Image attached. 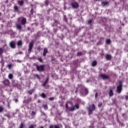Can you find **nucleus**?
<instances>
[{
	"label": "nucleus",
	"mask_w": 128,
	"mask_h": 128,
	"mask_svg": "<svg viewBox=\"0 0 128 128\" xmlns=\"http://www.w3.org/2000/svg\"><path fill=\"white\" fill-rule=\"evenodd\" d=\"M49 100H50V102H52L54 101V97H52L50 98H48Z\"/></svg>",
	"instance_id": "nucleus-35"
},
{
	"label": "nucleus",
	"mask_w": 128,
	"mask_h": 128,
	"mask_svg": "<svg viewBox=\"0 0 128 128\" xmlns=\"http://www.w3.org/2000/svg\"><path fill=\"white\" fill-rule=\"evenodd\" d=\"M2 16V12H0V16Z\"/></svg>",
	"instance_id": "nucleus-55"
},
{
	"label": "nucleus",
	"mask_w": 128,
	"mask_h": 128,
	"mask_svg": "<svg viewBox=\"0 0 128 128\" xmlns=\"http://www.w3.org/2000/svg\"><path fill=\"white\" fill-rule=\"evenodd\" d=\"M38 60H39V62H43V60L42 59V58H38Z\"/></svg>",
	"instance_id": "nucleus-43"
},
{
	"label": "nucleus",
	"mask_w": 128,
	"mask_h": 128,
	"mask_svg": "<svg viewBox=\"0 0 128 128\" xmlns=\"http://www.w3.org/2000/svg\"><path fill=\"white\" fill-rule=\"evenodd\" d=\"M66 108H68V104H66Z\"/></svg>",
	"instance_id": "nucleus-47"
},
{
	"label": "nucleus",
	"mask_w": 128,
	"mask_h": 128,
	"mask_svg": "<svg viewBox=\"0 0 128 128\" xmlns=\"http://www.w3.org/2000/svg\"><path fill=\"white\" fill-rule=\"evenodd\" d=\"M108 2H102V6H108Z\"/></svg>",
	"instance_id": "nucleus-24"
},
{
	"label": "nucleus",
	"mask_w": 128,
	"mask_h": 128,
	"mask_svg": "<svg viewBox=\"0 0 128 128\" xmlns=\"http://www.w3.org/2000/svg\"><path fill=\"white\" fill-rule=\"evenodd\" d=\"M34 76L37 78H38V80H40V76H38V74H34Z\"/></svg>",
	"instance_id": "nucleus-36"
},
{
	"label": "nucleus",
	"mask_w": 128,
	"mask_h": 128,
	"mask_svg": "<svg viewBox=\"0 0 128 128\" xmlns=\"http://www.w3.org/2000/svg\"><path fill=\"white\" fill-rule=\"evenodd\" d=\"M8 78L9 80H13L14 79V75L12 74H9L8 75Z\"/></svg>",
	"instance_id": "nucleus-23"
},
{
	"label": "nucleus",
	"mask_w": 128,
	"mask_h": 128,
	"mask_svg": "<svg viewBox=\"0 0 128 128\" xmlns=\"http://www.w3.org/2000/svg\"><path fill=\"white\" fill-rule=\"evenodd\" d=\"M4 116H6L8 118H10V114H5Z\"/></svg>",
	"instance_id": "nucleus-30"
},
{
	"label": "nucleus",
	"mask_w": 128,
	"mask_h": 128,
	"mask_svg": "<svg viewBox=\"0 0 128 128\" xmlns=\"http://www.w3.org/2000/svg\"><path fill=\"white\" fill-rule=\"evenodd\" d=\"M21 24L22 26H24L26 24V18H22L21 20Z\"/></svg>",
	"instance_id": "nucleus-16"
},
{
	"label": "nucleus",
	"mask_w": 128,
	"mask_h": 128,
	"mask_svg": "<svg viewBox=\"0 0 128 128\" xmlns=\"http://www.w3.org/2000/svg\"><path fill=\"white\" fill-rule=\"evenodd\" d=\"M80 106L78 104H76L73 107L70 108V112H74V110H78Z\"/></svg>",
	"instance_id": "nucleus-8"
},
{
	"label": "nucleus",
	"mask_w": 128,
	"mask_h": 128,
	"mask_svg": "<svg viewBox=\"0 0 128 128\" xmlns=\"http://www.w3.org/2000/svg\"><path fill=\"white\" fill-rule=\"evenodd\" d=\"M92 20H88V24H92Z\"/></svg>",
	"instance_id": "nucleus-40"
},
{
	"label": "nucleus",
	"mask_w": 128,
	"mask_h": 128,
	"mask_svg": "<svg viewBox=\"0 0 128 128\" xmlns=\"http://www.w3.org/2000/svg\"><path fill=\"white\" fill-rule=\"evenodd\" d=\"M18 4L20 6H22L24 4V0L18 1Z\"/></svg>",
	"instance_id": "nucleus-22"
},
{
	"label": "nucleus",
	"mask_w": 128,
	"mask_h": 128,
	"mask_svg": "<svg viewBox=\"0 0 128 128\" xmlns=\"http://www.w3.org/2000/svg\"><path fill=\"white\" fill-rule=\"evenodd\" d=\"M14 80H12V82H14Z\"/></svg>",
	"instance_id": "nucleus-56"
},
{
	"label": "nucleus",
	"mask_w": 128,
	"mask_h": 128,
	"mask_svg": "<svg viewBox=\"0 0 128 128\" xmlns=\"http://www.w3.org/2000/svg\"><path fill=\"white\" fill-rule=\"evenodd\" d=\"M41 96H42V98H46V94H44V93H42Z\"/></svg>",
	"instance_id": "nucleus-25"
},
{
	"label": "nucleus",
	"mask_w": 128,
	"mask_h": 128,
	"mask_svg": "<svg viewBox=\"0 0 128 128\" xmlns=\"http://www.w3.org/2000/svg\"><path fill=\"white\" fill-rule=\"evenodd\" d=\"M82 104H84V102H82Z\"/></svg>",
	"instance_id": "nucleus-57"
},
{
	"label": "nucleus",
	"mask_w": 128,
	"mask_h": 128,
	"mask_svg": "<svg viewBox=\"0 0 128 128\" xmlns=\"http://www.w3.org/2000/svg\"><path fill=\"white\" fill-rule=\"evenodd\" d=\"M106 44H110V40L107 39L106 41Z\"/></svg>",
	"instance_id": "nucleus-27"
},
{
	"label": "nucleus",
	"mask_w": 128,
	"mask_h": 128,
	"mask_svg": "<svg viewBox=\"0 0 128 128\" xmlns=\"http://www.w3.org/2000/svg\"><path fill=\"white\" fill-rule=\"evenodd\" d=\"M4 108L2 106H0V114L2 113V112H4Z\"/></svg>",
	"instance_id": "nucleus-26"
},
{
	"label": "nucleus",
	"mask_w": 128,
	"mask_h": 128,
	"mask_svg": "<svg viewBox=\"0 0 128 128\" xmlns=\"http://www.w3.org/2000/svg\"><path fill=\"white\" fill-rule=\"evenodd\" d=\"M114 96V91H112V90L110 88L109 90V96Z\"/></svg>",
	"instance_id": "nucleus-20"
},
{
	"label": "nucleus",
	"mask_w": 128,
	"mask_h": 128,
	"mask_svg": "<svg viewBox=\"0 0 128 128\" xmlns=\"http://www.w3.org/2000/svg\"><path fill=\"white\" fill-rule=\"evenodd\" d=\"M35 90H34V88L28 91V93L29 94L32 95V94H34V92Z\"/></svg>",
	"instance_id": "nucleus-18"
},
{
	"label": "nucleus",
	"mask_w": 128,
	"mask_h": 128,
	"mask_svg": "<svg viewBox=\"0 0 128 128\" xmlns=\"http://www.w3.org/2000/svg\"><path fill=\"white\" fill-rule=\"evenodd\" d=\"M38 102H40V101H38Z\"/></svg>",
	"instance_id": "nucleus-61"
},
{
	"label": "nucleus",
	"mask_w": 128,
	"mask_h": 128,
	"mask_svg": "<svg viewBox=\"0 0 128 128\" xmlns=\"http://www.w3.org/2000/svg\"><path fill=\"white\" fill-rule=\"evenodd\" d=\"M104 44V38L100 37V38L99 42L98 43V46H100V44Z\"/></svg>",
	"instance_id": "nucleus-15"
},
{
	"label": "nucleus",
	"mask_w": 128,
	"mask_h": 128,
	"mask_svg": "<svg viewBox=\"0 0 128 128\" xmlns=\"http://www.w3.org/2000/svg\"><path fill=\"white\" fill-rule=\"evenodd\" d=\"M58 21L56 20V21L54 22V24H52V26H56V24H58Z\"/></svg>",
	"instance_id": "nucleus-34"
},
{
	"label": "nucleus",
	"mask_w": 128,
	"mask_h": 128,
	"mask_svg": "<svg viewBox=\"0 0 128 128\" xmlns=\"http://www.w3.org/2000/svg\"><path fill=\"white\" fill-rule=\"evenodd\" d=\"M50 128H54V126L50 125Z\"/></svg>",
	"instance_id": "nucleus-52"
},
{
	"label": "nucleus",
	"mask_w": 128,
	"mask_h": 128,
	"mask_svg": "<svg viewBox=\"0 0 128 128\" xmlns=\"http://www.w3.org/2000/svg\"><path fill=\"white\" fill-rule=\"evenodd\" d=\"M19 128H24V124L21 123L20 125Z\"/></svg>",
	"instance_id": "nucleus-39"
},
{
	"label": "nucleus",
	"mask_w": 128,
	"mask_h": 128,
	"mask_svg": "<svg viewBox=\"0 0 128 128\" xmlns=\"http://www.w3.org/2000/svg\"><path fill=\"white\" fill-rule=\"evenodd\" d=\"M9 46L11 48L14 49L16 48V42L14 40L10 42Z\"/></svg>",
	"instance_id": "nucleus-7"
},
{
	"label": "nucleus",
	"mask_w": 128,
	"mask_h": 128,
	"mask_svg": "<svg viewBox=\"0 0 128 128\" xmlns=\"http://www.w3.org/2000/svg\"><path fill=\"white\" fill-rule=\"evenodd\" d=\"M44 6H48V0H46Z\"/></svg>",
	"instance_id": "nucleus-33"
},
{
	"label": "nucleus",
	"mask_w": 128,
	"mask_h": 128,
	"mask_svg": "<svg viewBox=\"0 0 128 128\" xmlns=\"http://www.w3.org/2000/svg\"><path fill=\"white\" fill-rule=\"evenodd\" d=\"M14 8L16 12H18V6L16 5H14Z\"/></svg>",
	"instance_id": "nucleus-21"
},
{
	"label": "nucleus",
	"mask_w": 128,
	"mask_h": 128,
	"mask_svg": "<svg viewBox=\"0 0 128 128\" xmlns=\"http://www.w3.org/2000/svg\"><path fill=\"white\" fill-rule=\"evenodd\" d=\"M80 94L82 96H85L88 94V89L86 87H83L82 91L80 92Z\"/></svg>",
	"instance_id": "nucleus-3"
},
{
	"label": "nucleus",
	"mask_w": 128,
	"mask_h": 128,
	"mask_svg": "<svg viewBox=\"0 0 128 128\" xmlns=\"http://www.w3.org/2000/svg\"><path fill=\"white\" fill-rule=\"evenodd\" d=\"M64 20H65V22H66V20H68L66 19V17L64 16Z\"/></svg>",
	"instance_id": "nucleus-49"
},
{
	"label": "nucleus",
	"mask_w": 128,
	"mask_h": 128,
	"mask_svg": "<svg viewBox=\"0 0 128 128\" xmlns=\"http://www.w3.org/2000/svg\"><path fill=\"white\" fill-rule=\"evenodd\" d=\"M99 76L102 78L104 80H110V75H108L105 74H101L99 75Z\"/></svg>",
	"instance_id": "nucleus-6"
},
{
	"label": "nucleus",
	"mask_w": 128,
	"mask_h": 128,
	"mask_svg": "<svg viewBox=\"0 0 128 128\" xmlns=\"http://www.w3.org/2000/svg\"><path fill=\"white\" fill-rule=\"evenodd\" d=\"M2 83L4 84V86H10V80H8V79H5L3 82Z\"/></svg>",
	"instance_id": "nucleus-11"
},
{
	"label": "nucleus",
	"mask_w": 128,
	"mask_h": 128,
	"mask_svg": "<svg viewBox=\"0 0 128 128\" xmlns=\"http://www.w3.org/2000/svg\"><path fill=\"white\" fill-rule=\"evenodd\" d=\"M36 70H37L38 72H44V70H46V66L44 65L38 66L36 64Z\"/></svg>",
	"instance_id": "nucleus-2"
},
{
	"label": "nucleus",
	"mask_w": 128,
	"mask_h": 128,
	"mask_svg": "<svg viewBox=\"0 0 128 128\" xmlns=\"http://www.w3.org/2000/svg\"><path fill=\"white\" fill-rule=\"evenodd\" d=\"M28 128H34V125L30 126Z\"/></svg>",
	"instance_id": "nucleus-46"
},
{
	"label": "nucleus",
	"mask_w": 128,
	"mask_h": 128,
	"mask_svg": "<svg viewBox=\"0 0 128 128\" xmlns=\"http://www.w3.org/2000/svg\"><path fill=\"white\" fill-rule=\"evenodd\" d=\"M43 108H44V110H48V105L44 104L43 105Z\"/></svg>",
	"instance_id": "nucleus-31"
},
{
	"label": "nucleus",
	"mask_w": 128,
	"mask_h": 128,
	"mask_svg": "<svg viewBox=\"0 0 128 128\" xmlns=\"http://www.w3.org/2000/svg\"><path fill=\"white\" fill-rule=\"evenodd\" d=\"M12 66V64H8V68L9 70H10Z\"/></svg>",
	"instance_id": "nucleus-28"
},
{
	"label": "nucleus",
	"mask_w": 128,
	"mask_h": 128,
	"mask_svg": "<svg viewBox=\"0 0 128 128\" xmlns=\"http://www.w3.org/2000/svg\"><path fill=\"white\" fill-rule=\"evenodd\" d=\"M104 128V127H103V128Z\"/></svg>",
	"instance_id": "nucleus-60"
},
{
	"label": "nucleus",
	"mask_w": 128,
	"mask_h": 128,
	"mask_svg": "<svg viewBox=\"0 0 128 128\" xmlns=\"http://www.w3.org/2000/svg\"><path fill=\"white\" fill-rule=\"evenodd\" d=\"M86 109L88 110V114L90 116V114H92V112L96 110V105L92 104L88 107H87Z\"/></svg>",
	"instance_id": "nucleus-1"
},
{
	"label": "nucleus",
	"mask_w": 128,
	"mask_h": 128,
	"mask_svg": "<svg viewBox=\"0 0 128 128\" xmlns=\"http://www.w3.org/2000/svg\"><path fill=\"white\" fill-rule=\"evenodd\" d=\"M98 93L96 92L95 94V98H98Z\"/></svg>",
	"instance_id": "nucleus-51"
},
{
	"label": "nucleus",
	"mask_w": 128,
	"mask_h": 128,
	"mask_svg": "<svg viewBox=\"0 0 128 128\" xmlns=\"http://www.w3.org/2000/svg\"><path fill=\"white\" fill-rule=\"evenodd\" d=\"M34 8H32V9H31V10H30V11L31 14H34Z\"/></svg>",
	"instance_id": "nucleus-38"
},
{
	"label": "nucleus",
	"mask_w": 128,
	"mask_h": 128,
	"mask_svg": "<svg viewBox=\"0 0 128 128\" xmlns=\"http://www.w3.org/2000/svg\"><path fill=\"white\" fill-rule=\"evenodd\" d=\"M2 120H4V118H2Z\"/></svg>",
	"instance_id": "nucleus-59"
},
{
	"label": "nucleus",
	"mask_w": 128,
	"mask_h": 128,
	"mask_svg": "<svg viewBox=\"0 0 128 128\" xmlns=\"http://www.w3.org/2000/svg\"><path fill=\"white\" fill-rule=\"evenodd\" d=\"M48 52V48H44L43 52V56H46V54Z\"/></svg>",
	"instance_id": "nucleus-17"
},
{
	"label": "nucleus",
	"mask_w": 128,
	"mask_h": 128,
	"mask_svg": "<svg viewBox=\"0 0 128 128\" xmlns=\"http://www.w3.org/2000/svg\"><path fill=\"white\" fill-rule=\"evenodd\" d=\"M16 62H22V61H20V60H16Z\"/></svg>",
	"instance_id": "nucleus-45"
},
{
	"label": "nucleus",
	"mask_w": 128,
	"mask_h": 128,
	"mask_svg": "<svg viewBox=\"0 0 128 128\" xmlns=\"http://www.w3.org/2000/svg\"><path fill=\"white\" fill-rule=\"evenodd\" d=\"M30 114H31V116H34V114H36V112L34 111H32Z\"/></svg>",
	"instance_id": "nucleus-41"
},
{
	"label": "nucleus",
	"mask_w": 128,
	"mask_h": 128,
	"mask_svg": "<svg viewBox=\"0 0 128 128\" xmlns=\"http://www.w3.org/2000/svg\"><path fill=\"white\" fill-rule=\"evenodd\" d=\"M40 128H44V126H41Z\"/></svg>",
	"instance_id": "nucleus-58"
},
{
	"label": "nucleus",
	"mask_w": 128,
	"mask_h": 128,
	"mask_svg": "<svg viewBox=\"0 0 128 128\" xmlns=\"http://www.w3.org/2000/svg\"><path fill=\"white\" fill-rule=\"evenodd\" d=\"M37 49L38 50H42V47H40V46H38L37 48Z\"/></svg>",
	"instance_id": "nucleus-42"
},
{
	"label": "nucleus",
	"mask_w": 128,
	"mask_h": 128,
	"mask_svg": "<svg viewBox=\"0 0 128 128\" xmlns=\"http://www.w3.org/2000/svg\"><path fill=\"white\" fill-rule=\"evenodd\" d=\"M102 106V103L101 102H99L98 104V108H100V106Z\"/></svg>",
	"instance_id": "nucleus-37"
},
{
	"label": "nucleus",
	"mask_w": 128,
	"mask_h": 128,
	"mask_svg": "<svg viewBox=\"0 0 128 128\" xmlns=\"http://www.w3.org/2000/svg\"><path fill=\"white\" fill-rule=\"evenodd\" d=\"M34 41L29 42L28 48V54H30V52H32V48H34Z\"/></svg>",
	"instance_id": "nucleus-5"
},
{
	"label": "nucleus",
	"mask_w": 128,
	"mask_h": 128,
	"mask_svg": "<svg viewBox=\"0 0 128 128\" xmlns=\"http://www.w3.org/2000/svg\"><path fill=\"white\" fill-rule=\"evenodd\" d=\"M95 2H100V0H94Z\"/></svg>",
	"instance_id": "nucleus-54"
},
{
	"label": "nucleus",
	"mask_w": 128,
	"mask_h": 128,
	"mask_svg": "<svg viewBox=\"0 0 128 128\" xmlns=\"http://www.w3.org/2000/svg\"><path fill=\"white\" fill-rule=\"evenodd\" d=\"M54 128H60V127H58V126L57 125H55L54 126Z\"/></svg>",
	"instance_id": "nucleus-48"
},
{
	"label": "nucleus",
	"mask_w": 128,
	"mask_h": 128,
	"mask_svg": "<svg viewBox=\"0 0 128 128\" xmlns=\"http://www.w3.org/2000/svg\"><path fill=\"white\" fill-rule=\"evenodd\" d=\"M4 53V49L2 48H0V56Z\"/></svg>",
	"instance_id": "nucleus-29"
},
{
	"label": "nucleus",
	"mask_w": 128,
	"mask_h": 128,
	"mask_svg": "<svg viewBox=\"0 0 128 128\" xmlns=\"http://www.w3.org/2000/svg\"><path fill=\"white\" fill-rule=\"evenodd\" d=\"M48 80H50V78L48 77L45 82L43 83V84H42V86L44 87L46 86V84H48Z\"/></svg>",
	"instance_id": "nucleus-12"
},
{
	"label": "nucleus",
	"mask_w": 128,
	"mask_h": 128,
	"mask_svg": "<svg viewBox=\"0 0 128 128\" xmlns=\"http://www.w3.org/2000/svg\"><path fill=\"white\" fill-rule=\"evenodd\" d=\"M91 64L92 66H94L98 64V62H96V60H94L91 62Z\"/></svg>",
	"instance_id": "nucleus-19"
},
{
	"label": "nucleus",
	"mask_w": 128,
	"mask_h": 128,
	"mask_svg": "<svg viewBox=\"0 0 128 128\" xmlns=\"http://www.w3.org/2000/svg\"><path fill=\"white\" fill-rule=\"evenodd\" d=\"M126 100H128V96H126Z\"/></svg>",
	"instance_id": "nucleus-53"
},
{
	"label": "nucleus",
	"mask_w": 128,
	"mask_h": 128,
	"mask_svg": "<svg viewBox=\"0 0 128 128\" xmlns=\"http://www.w3.org/2000/svg\"><path fill=\"white\" fill-rule=\"evenodd\" d=\"M82 52H78L77 53V56H82Z\"/></svg>",
	"instance_id": "nucleus-32"
},
{
	"label": "nucleus",
	"mask_w": 128,
	"mask_h": 128,
	"mask_svg": "<svg viewBox=\"0 0 128 128\" xmlns=\"http://www.w3.org/2000/svg\"><path fill=\"white\" fill-rule=\"evenodd\" d=\"M14 100L15 102H18V100L17 98H14Z\"/></svg>",
	"instance_id": "nucleus-44"
},
{
	"label": "nucleus",
	"mask_w": 128,
	"mask_h": 128,
	"mask_svg": "<svg viewBox=\"0 0 128 128\" xmlns=\"http://www.w3.org/2000/svg\"><path fill=\"white\" fill-rule=\"evenodd\" d=\"M122 82L120 81L118 86H117L116 90V92H117L118 94H120V92H122Z\"/></svg>",
	"instance_id": "nucleus-4"
},
{
	"label": "nucleus",
	"mask_w": 128,
	"mask_h": 128,
	"mask_svg": "<svg viewBox=\"0 0 128 128\" xmlns=\"http://www.w3.org/2000/svg\"><path fill=\"white\" fill-rule=\"evenodd\" d=\"M17 54H22V52H19Z\"/></svg>",
	"instance_id": "nucleus-50"
},
{
	"label": "nucleus",
	"mask_w": 128,
	"mask_h": 128,
	"mask_svg": "<svg viewBox=\"0 0 128 128\" xmlns=\"http://www.w3.org/2000/svg\"><path fill=\"white\" fill-rule=\"evenodd\" d=\"M22 44H24V42H22V40L17 41L16 46H18V48H22Z\"/></svg>",
	"instance_id": "nucleus-10"
},
{
	"label": "nucleus",
	"mask_w": 128,
	"mask_h": 128,
	"mask_svg": "<svg viewBox=\"0 0 128 128\" xmlns=\"http://www.w3.org/2000/svg\"><path fill=\"white\" fill-rule=\"evenodd\" d=\"M71 6L73 8H78V4L76 2H73Z\"/></svg>",
	"instance_id": "nucleus-9"
},
{
	"label": "nucleus",
	"mask_w": 128,
	"mask_h": 128,
	"mask_svg": "<svg viewBox=\"0 0 128 128\" xmlns=\"http://www.w3.org/2000/svg\"><path fill=\"white\" fill-rule=\"evenodd\" d=\"M105 58H106L107 60H112V55L106 54L105 55Z\"/></svg>",
	"instance_id": "nucleus-14"
},
{
	"label": "nucleus",
	"mask_w": 128,
	"mask_h": 128,
	"mask_svg": "<svg viewBox=\"0 0 128 128\" xmlns=\"http://www.w3.org/2000/svg\"><path fill=\"white\" fill-rule=\"evenodd\" d=\"M16 27L19 30H22V24H20V23L16 24Z\"/></svg>",
	"instance_id": "nucleus-13"
}]
</instances>
